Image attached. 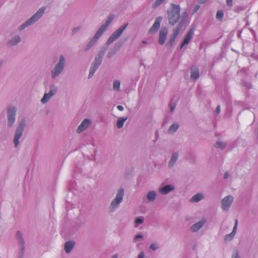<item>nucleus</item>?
<instances>
[{"instance_id":"e433bc0d","label":"nucleus","mask_w":258,"mask_h":258,"mask_svg":"<svg viewBox=\"0 0 258 258\" xmlns=\"http://www.w3.org/2000/svg\"><path fill=\"white\" fill-rule=\"evenodd\" d=\"M149 248L155 251L159 248V246L157 243L154 242L151 244Z\"/></svg>"},{"instance_id":"5701e85b","label":"nucleus","mask_w":258,"mask_h":258,"mask_svg":"<svg viewBox=\"0 0 258 258\" xmlns=\"http://www.w3.org/2000/svg\"><path fill=\"white\" fill-rule=\"evenodd\" d=\"M205 196L201 192L197 193V194L194 195L190 199L189 201L191 203H198L200 201L204 199Z\"/></svg>"},{"instance_id":"0eeeda50","label":"nucleus","mask_w":258,"mask_h":258,"mask_svg":"<svg viewBox=\"0 0 258 258\" xmlns=\"http://www.w3.org/2000/svg\"><path fill=\"white\" fill-rule=\"evenodd\" d=\"M7 110V126L11 128L14 126L16 120L17 108L13 105H8L6 108Z\"/></svg>"},{"instance_id":"864d4df0","label":"nucleus","mask_w":258,"mask_h":258,"mask_svg":"<svg viewBox=\"0 0 258 258\" xmlns=\"http://www.w3.org/2000/svg\"><path fill=\"white\" fill-rule=\"evenodd\" d=\"M142 43H143V44H146L147 43V42L145 40H143L142 41Z\"/></svg>"},{"instance_id":"f8f14e48","label":"nucleus","mask_w":258,"mask_h":258,"mask_svg":"<svg viewBox=\"0 0 258 258\" xmlns=\"http://www.w3.org/2000/svg\"><path fill=\"white\" fill-rule=\"evenodd\" d=\"M22 41L20 35L17 33H12L10 38L7 42V45L9 47L15 46L19 44Z\"/></svg>"},{"instance_id":"473e14b6","label":"nucleus","mask_w":258,"mask_h":258,"mask_svg":"<svg viewBox=\"0 0 258 258\" xmlns=\"http://www.w3.org/2000/svg\"><path fill=\"white\" fill-rule=\"evenodd\" d=\"M20 251L18 254L17 258H23L25 253V245L20 246Z\"/></svg>"},{"instance_id":"a18cd8bd","label":"nucleus","mask_w":258,"mask_h":258,"mask_svg":"<svg viewBox=\"0 0 258 258\" xmlns=\"http://www.w3.org/2000/svg\"><path fill=\"white\" fill-rule=\"evenodd\" d=\"M232 258H240L237 252H235L232 255Z\"/></svg>"},{"instance_id":"4468645a","label":"nucleus","mask_w":258,"mask_h":258,"mask_svg":"<svg viewBox=\"0 0 258 258\" xmlns=\"http://www.w3.org/2000/svg\"><path fill=\"white\" fill-rule=\"evenodd\" d=\"M101 35L96 32L94 36L91 38L89 42L86 44L84 47V51H88L98 41L99 39L101 37Z\"/></svg>"},{"instance_id":"20e7f679","label":"nucleus","mask_w":258,"mask_h":258,"mask_svg":"<svg viewBox=\"0 0 258 258\" xmlns=\"http://www.w3.org/2000/svg\"><path fill=\"white\" fill-rule=\"evenodd\" d=\"M66 63V59L64 55H60L54 67L50 71L51 78L56 79L63 72Z\"/></svg>"},{"instance_id":"6e6552de","label":"nucleus","mask_w":258,"mask_h":258,"mask_svg":"<svg viewBox=\"0 0 258 258\" xmlns=\"http://www.w3.org/2000/svg\"><path fill=\"white\" fill-rule=\"evenodd\" d=\"M128 25V23H124L123 25L119 27L116 29L112 34L110 36L106 41V45H109L113 43L114 41L117 39L121 35L123 31L126 28Z\"/></svg>"},{"instance_id":"c9c22d12","label":"nucleus","mask_w":258,"mask_h":258,"mask_svg":"<svg viewBox=\"0 0 258 258\" xmlns=\"http://www.w3.org/2000/svg\"><path fill=\"white\" fill-rule=\"evenodd\" d=\"M234 236V235L230 233V234H227L224 236V240L227 242L229 241L233 238Z\"/></svg>"},{"instance_id":"37998d69","label":"nucleus","mask_w":258,"mask_h":258,"mask_svg":"<svg viewBox=\"0 0 258 258\" xmlns=\"http://www.w3.org/2000/svg\"><path fill=\"white\" fill-rule=\"evenodd\" d=\"M80 29H81V27L79 26L74 28L72 29V32L73 33V34H75V33H77V32H78L80 30Z\"/></svg>"},{"instance_id":"c85d7f7f","label":"nucleus","mask_w":258,"mask_h":258,"mask_svg":"<svg viewBox=\"0 0 258 258\" xmlns=\"http://www.w3.org/2000/svg\"><path fill=\"white\" fill-rule=\"evenodd\" d=\"M179 124L177 123H172L169 127L168 133L169 134H173L174 133L178 128Z\"/></svg>"},{"instance_id":"b1692460","label":"nucleus","mask_w":258,"mask_h":258,"mask_svg":"<svg viewBox=\"0 0 258 258\" xmlns=\"http://www.w3.org/2000/svg\"><path fill=\"white\" fill-rule=\"evenodd\" d=\"M75 244V242L73 241H68L64 243V248L66 253H70L73 248H74Z\"/></svg>"},{"instance_id":"4be33fe9","label":"nucleus","mask_w":258,"mask_h":258,"mask_svg":"<svg viewBox=\"0 0 258 258\" xmlns=\"http://www.w3.org/2000/svg\"><path fill=\"white\" fill-rule=\"evenodd\" d=\"M174 189V186L172 184H167L159 188V191L162 195H167Z\"/></svg>"},{"instance_id":"a19ab883","label":"nucleus","mask_w":258,"mask_h":258,"mask_svg":"<svg viewBox=\"0 0 258 258\" xmlns=\"http://www.w3.org/2000/svg\"><path fill=\"white\" fill-rule=\"evenodd\" d=\"M169 106L171 112H172L175 108V105L172 103H169Z\"/></svg>"},{"instance_id":"cd10ccee","label":"nucleus","mask_w":258,"mask_h":258,"mask_svg":"<svg viewBox=\"0 0 258 258\" xmlns=\"http://www.w3.org/2000/svg\"><path fill=\"white\" fill-rule=\"evenodd\" d=\"M16 238L18 241V243L20 246L25 245V241L22 237V233L18 231L16 235Z\"/></svg>"},{"instance_id":"412c9836","label":"nucleus","mask_w":258,"mask_h":258,"mask_svg":"<svg viewBox=\"0 0 258 258\" xmlns=\"http://www.w3.org/2000/svg\"><path fill=\"white\" fill-rule=\"evenodd\" d=\"M206 223L205 219H202L196 223L194 224L191 227V230L193 232L198 231L201 228L203 227L204 224Z\"/></svg>"},{"instance_id":"ea45409f","label":"nucleus","mask_w":258,"mask_h":258,"mask_svg":"<svg viewBox=\"0 0 258 258\" xmlns=\"http://www.w3.org/2000/svg\"><path fill=\"white\" fill-rule=\"evenodd\" d=\"M237 220H235V225L233 228V230H232V231L231 232L232 234H234L235 235V233H236V229H237Z\"/></svg>"},{"instance_id":"1a4fd4ad","label":"nucleus","mask_w":258,"mask_h":258,"mask_svg":"<svg viewBox=\"0 0 258 258\" xmlns=\"http://www.w3.org/2000/svg\"><path fill=\"white\" fill-rule=\"evenodd\" d=\"M184 19L183 18H182L180 20L179 24L176 26V27L173 30V33L171 35L169 40L166 44V47H170L174 44L176 38L178 36L180 30L181 29L184 23Z\"/></svg>"},{"instance_id":"bb28decb","label":"nucleus","mask_w":258,"mask_h":258,"mask_svg":"<svg viewBox=\"0 0 258 258\" xmlns=\"http://www.w3.org/2000/svg\"><path fill=\"white\" fill-rule=\"evenodd\" d=\"M214 146L216 148L223 150L227 147V143L219 140L215 143Z\"/></svg>"},{"instance_id":"a878e982","label":"nucleus","mask_w":258,"mask_h":258,"mask_svg":"<svg viewBox=\"0 0 258 258\" xmlns=\"http://www.w3.org/2000/svg\"><path fill=\"white\" fill-rule=\"evenodd\" d=\"M199 70L197 68L191 69L190 78L192 80H197L199 78Z\"/></svg>"},{"instance_id":"a211bd4d","label":"nucleus","mask_w":258,"mask_h":258,"mask_svg":"<svg viewBox=\"0 0 258 258\" xmlns=\"http://www.w3.org/2000/svg\"><path fill=\"white\" fill-rule=\"evenodd\" d=\"M195 29L194 28H191L187 33L186 34L184 40L181 44L180 46V49H181L184 45H187L189 41L190 40L191 38H192V36L194 34Z\"/></svg>"},{"instance_id":"f3484780","label":"nucleus","mask_w":258,"mask_h":258,"mask_svg":"<svg viewBox=\"0 0 258 258\" xmlns=\"http://www.w3.org/2000/svg\"><path fill=\"white\" fill-rule=\"evenodd\" d=\"M168 34V30L166 28L162 29L159 31L158 43L160 45L164 44Z\"/></svg>"},{"instance_id":"de8ad7c7","label":"nucleus","mask_w":258,"mask_h":258,"mask_svg":"<svg viewBox=\"0 0 258 258\" xmlns=\"http://www.w3.org/2000/svg\"><path fill=\"white\" fill-rule=\"evenodd\" d=\"M144 253L143 251H141L139 253L138 256V258H144Z\"/></svg>"},{"instance_id":"49530a36","label":"nucleus","mask_w":258,"mask_h":258,"mask_svg":"<svg viewBox=\"0 0 258 258\" xmlns=\"http://www.w3.org/2000/svg\"><path fill=\"white\" fill-rule=\"evenodd\" d=\"M215 112L217 114H218L220 113V105H218L216 107Z\"/></svg>"},{"instance_id":"3c124183","label":"nucleus","mask_w":258,"mask_h":258,"mask_svg":"<svg viewBox=\"0 0 258 258\" xmlns=\"http://www.w3.org/2000/svg\"><path fill=\"white\" fill-rule=\"evenodd\" d=\"M3 63H4V61L2 60H0V69L3 65Z\"/></svg>"},{"instance_id":"9b49d317","label":"nucleus","mask_w":258,"mask_h":258,"mask_svg":"<svg viewBox=\"0 0 258 258\" xmlns=\"http://www.w3.org/2000/svg\"><path fill=\"white\" fill-rule=\"evenodd\" d=\"M234 198L231 195L224 197L221 202V208L223 210L227 211L229 210L233 202Z\"/></svg>"},{"instance_id":"09e8293b","label":"nucleus","mask_w":258,"mask_h":258,"mask_svg":"<svg viewBox=\"0 0 258 258\" xmlns=\"http://www.w3.org/2000/svg\"><path fill=\"white\" fill-rule=\"evenodd\" d=\"M200 8V6L199 5H197L195 7V9H194V12H193V13H196L199 9Z\"/></svg>"},{"instance_id":"7ed1b4c3","label":"nucleus","mask_w":258,"mask_h":258,"mask_svg":"<svg viewBox=\"0 0 258 258\" xmlns=\"http://www.w3.org/2000/svg\"><path fill=\"white\" fill-rule=\"evenodd\" d=\"M46 7H41L34 15H33L25 23H23L18 27V30L22 31L27 27L34 24L37 22L44 15Z\"/></svg>"},{"instance_id":"4c0bfd02","label":"nucleus","mask_w":258,"mask_h":258,"mask_svg":"<svg viewBox=\"0 0 258 258\" xmlns=\"http://www.w3.org/2000/svg\"><path fill=\"white\" fill-rule=\"evenodd\" d=\"M244 10V8L242 7L237 6L234 7V11L235 12L239 13L240 12L243 11Z\"/></svg>"},{"instance_id":"8fccbe9b","label":"nucleus","mask_w":258,"mask_h":258,"mask_svg":"<svg viewBox=\"0 0 258 258\" xmlns=\"http://www.w3.org/2000/svg\"><path fill=\"white\" fill-rule=\"evenodd\" d=\"M117 108L119 111H123L124 109L122 105H118Z\"/></svg>"},{"instance_id":"7c9ffc66","label":"nucleus","mask_w":258,"mask_h":258,"mask_svg":"<svg viewBox=\"0 0 258 258\" xmlns=\"http://www.w3.org/2000/svg\"><path fill=\"white\" fill-rule=\"evenodd\" d=\"M120 82L118 80H115L113 82V89L114 91L119 92L120 90Z\"/></svg>"},{"instance_id":"6ab92c4d","label":"nucleus","mask_w":258,"mask_h":258,"mask_svg":"<svg viewBox=\"0 0 258 258\" xmlns=\"http://www.w3.org/2000/svg\"><path fill=\"white\" fill-rule=\"evenodd\" d=\"M179 157V153L178 152H174L168 163V167L171 169L175 165Z\"/></svg>"},{"instance_id":"39448f33","label":"nucleus","mask_w":258,"mask_h":258,"mask_svg":"<svg viewBox=\"0 0 258 258\" xmlns=\"http://www.w3.org/2000/svg\"><path fill=\"white\" fill-rule=\"evenodd\" d=\"M26 125V119L25 117H23L19 121L15 131L13 143L15 148H17L20 143L19 140L22 137Z\"/></svg>"},{"instance_id":"79ce46f5","label":"nucleus","mask_w":258,"mask_h":258,"mask_svg":"<svg viewBox=\"0 0 258 258\" xmlns=\"http://www.w3.org/2000/svg\"><path fill=\"white\" fill-rule=\"evenodd\" d=\"M226 5L229 7H231L233 6V0H226Z\"/></svg>"},{"instance_id":"2f4dec72","label":"nucleus","mask_w":258,"mask_h":258,"mask_svg":"<svg viewBox=\"0 0 258 258\" xmlns=\"http://www.w3.org/2000/svg\"><path fill=\"white\" fill-rule=\"evenodd\" d=\"M144 221V218L143 216L137 217L135 220V227H138L139 225L143 224Z\"/></svg>"},{"instance_id":"2eb2a0df","label":"nucleus","mask_w":258,"mask_h":258,"mask_svg":"<svg viewBox=\"0 0 258 258\" xmlns=\"http://www.w3.org/2000/svg\"><path fill=\"white\" fill-rule=\"evenodd\" d=\"M162 19L163 18L161 16L158 17L155 19L154 24L149 31V33H154L158 31Z\"/></svg>"},{"instance_id":"ddd939ff","label":"nucleus","mask_w":258,"mask_h":258,"mask_svg":"<svg viewBox=\"0 0 258 258\" xmlns=\"http://www.w3.org/2000/svg\"><path fill=\"white\" fill-rule=\"evenodd\" d=\"M114 18V15L113 14L110 15L108 17L107 19L106 20L105 22L101 25V26L99 28L96 32H97L98 34L102 36V34L106 30L107 27L111 24Z\"/></svg>"},{"instance_id":"603ef678","label":"nucleus","mask_w":258,"mask_h":258,"mask_svg":"<svg viewBox=\"0 0 258 258\" xmlns=\"http://www.w3.org/2000/svg\"><path fill=\"white\" fill-rule=\"evenodd\" d=\"M118 257V254H114L112 257L111 258H117Z\"/></svg>"},{"instance_id":"393cba45","label":"nucleus","mask_w":258,"mask_h":258,"mask_svg":"<svg viewBox=\"0 0 258 258\" xmlns=\"http://www.w3.org/2000/svg\"><path fill=\"white\" fill-rule=\"evenodd\" d=\"M146 197L149 202H153L156 198L157 193L155 190H150L148 192Z\"/></svg>"},{"instance_id":"c03bdc74","label":"nucleus","mask_w":258,"mask_h":258,"mask_svg":"<svg viewBox=\"0 0 258 258\" xmlns=\"http://www.w3.org/2000/svg\"><path fill=\"white\" fill-rule=\"evenodd\" d=\"M229 176H230V174L228 171H227L224 174V179H227L229 177Z\"/></svg>"},{"instance_id":"f03ea898","label":"nucleus","mask_w":258,"mask_h":258,"mask_svg":"<svg viewBox=\"0 0 258 258\" xmlns=\"http://www.w3.org/2000/svg\"><path fill=\"white\" fill-rule=\"evenodd\" d=\"M171 7L167 10V14L169 24L174 25L180 18V7L179 5L171 3Z\"/></svg>"},{"instance_id":"c756f323","label":"nucleus","mask_w":258,"mask_h":258,"mask_svg":"<svg viewBox=\"0 0 258 258\" xmlns=\"http://www.w3.org/2000/svg\"><path fill=\"white\" fill-rule=\"evenodd\" d=\"M127 117L118 118L116 121L117 127L118 128H121L123 126L124 122L127 120Z\"/></svg>"},{"instance_id":"f257e3e1","label":"nucleus","mask_w":258,"mask_h":258,"mask_svg":"<svg viewBox=\"0 0 258 258\" xmlns=\"http://www.w3.org/2000/svg\"><path fill=\"white\" fill-rule=\"evenodd\" d=\"M107 46H102L99 50L97 52L95 56L94 60L91 63L89 69V74L88 76V79L93 77L95 72L97 70L99 66L101 65L103 58L107 50Z\"/></svg>"},{"instance_id":"9d476101","label":"nucleus","mask_w":258,"mask_h":258,"mask_svg":"<svg viewBox=\"0 0 258 258\" xmlns=\"http://www.w3.org/2000/svg\"><path fill=\"white\" fill-rule=\"evenodd\" d=\"M57 92V87L55 84H51L49 86V91L48 93H45L43 97L41 99V102L44 104L46 103L52 96L55 95Z\"/></svg>"},{"instance_id":"f704fd0d","label":"nucleus","mask_w":258,"mask_h":258,"mask_svg":"<svg viewBox=\"0 0 258 258\" xmlns=\"http://www.w3.org/2000/svg\"><path fill=\"white\" fill-rule=\"evenodd\" d=\"M224 17V13L222 10H219L217 11L216 18L218 20H221Z\"/></svg>"},{"instance_id":"5fc2aeb1","label":"nucleus","mask_w":258,"mask_h":258,"mask_svg":"<svg viewBox=\"0 0 258 258\" xmlns=\"http://www.w3.org/2000/svg\"><path fill=\"white\" fill-rule=\"evenodd\" d=\"M0 258H1V257L0 256Z\"/></svg>"},{"instance_id":"423d86ee","label":"nucleus","mask_w":258,"mask_h":258,"mask_svg":"<svg viewBox=\"0 0 258 258\" xmlns=\"http://www.w3.org/2000/svg\"><path fill=\"white\" fill-rule=\"evenodd\" d=\"M124 195V190L123 188H120L117 190L115 198L112 201L108 207V210L109 213L114 212L119 208L123 201Z\"/></svg>"},{"instance_id":"72a5a7b5","label":"nucleus","mask_w":258,"mask_h":258,"mask_svg":"<svg viewBox=\"0 0 258 258\" xmlns=\"http://www.w3.org/2000/svg\"><path fill=\"white\" fill-rule=\"evenodd\" d=\"M166 0H156L152 5L153 8L155 9L162 5Z\"/></svg>"},{"instance_id":"aec40b11","label":"nucleus","mask_w":258,"mask_h":258,"mask_svg":"<svg viewBox=\"0 0 258 258\" xmlns=\"http://www.w3.org/2000/svg\"><path fill=\"white\" fill-rule=\"evenodd\" d=\"M121 44L116 43L114 44L113 47L111 48L107 52V57L110 58L114 56L117 52L120 49Z\"/></svg>"},{"instance_id":"58836bf2","label":"nucleus","mask_w":258,"mask_h":258,"mask_svg":"<svg viewBox=\"0 0 258 258\" xmlns=\"http://www.w3.org/2000/svg\"><path fill=\"white\" fill-rule=\"evenodd\" d=\"M143 239V236L141 234H137L135 236V237L134 238V242H136L139 239Z\"/></svg>"},{"instance_id":"dca6fc26","label":"nucleus","mask_w":258,"mask_h":258,"mask_svg":"<svg viewBox=\"0 0 258 258\" xmlns=\"http://www.w3.org/2000/svg\"><path fill=\"white\" fill-rule=\"evenodd\" d=\"M91 120L89 119L86 118L84 119V120L78 127L77 129V132L78 133H80L85 131L91 124Z\"/></svg>"}]
</instances>
